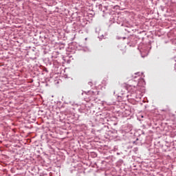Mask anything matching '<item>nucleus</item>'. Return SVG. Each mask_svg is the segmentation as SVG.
Masks as SVG:
<instances>
[{
	"instance_id": "1",
	"label": "nucleus",
	"mask_w": 176,
	"mask_h": 176,
	"mask_svg": "<svg viewBox=\"0 0 176 176\" xmlns=\"http://www.w3.org/2000/svg\"><path fill=\"white\" fill-rule=\"evenodd\" d=\"M122 87H124L126 89V90H129V89H130V86L127 85V84H126V83L122 84Z\"/></svg>"
}]
</instances>
